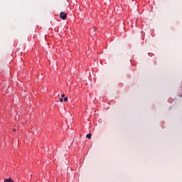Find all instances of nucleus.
Instances as JSON below:
<instances>
[{"mask_svg":"<svg viewBox=\"0 0 182 182\" xmlns=\"http://www.w3.org/2000/svg\"><path fill=\"white\" fill-rule=\"evenodd\" d=\"M60 102L62 103V102H63V98L61 97V98L60 99Z\"/></svg>","mask_w":182,"mask_h":182,"instance_id":"obj_5","label":"nucleus"},{"mask_svg":"<svg viewBox=\"0 0 182 182\" xmlns=\"http://www.w3.org/2000/svg\"><path fill=\"white\" fill-rule=\"evenodd\" d=\"M14 132H16V129H14Z\"/></svg>","mask_w":182,"mask_h":182,"instance_id":"obj_7","label":"nucleus"},{"mask_svg":"<svg viewBox=\"0 0 182 182\" xmlns=\"http://www.w3.org/2000/svg\"><path fill=\"white\" fill-rule=\"evenodd\" d=\"M64 102H68V97H65L64 98Z\"/></svg>","mask_w":182,"mask_h":182,"instance_id":"obj_4","label":"nucleus"},{"mask_svg":"<svg viewBox=\"0 0 182 182\" xmlns=\"http://www.w3.org/2000/svg\"><path fill=\"white\" fill-rule=\"evenodd\" d=\"M61 97H62V98L65 97V94H62V95H61Z\"/></svg>","mask_w":182,"mask_h":182,"instance_id":"obj_6","label":"nucleus"},{"mask_svg":"<svg viewBox=\"0 0 182 182\" xmlns=\"http://www.w3.org/2000/svg\"><path fill=\"white\" fill-rule=\"evenodd\" d=\"M60 18H61V19L63 21H65V19H68V14L63 11H61L60 13Z\"/></svg>","mask_w":182,"mask_h":182,"instance_id":"obj_1","label":"nucleus"},{"mask_svg":"<svg viewBox=\"0 0 182 182\" xmlns=\"http://www.w3.org/2000/svg\"><path fill=\"white\" fill-rule=\"evenodd\" d=\"M86 137H87V139H89V140H90V139H92V134H87L86 135Z\"/></svg>","mask_w":182,"mask_h":182,"instance_id":"obj_3","label":"nucleus"},{"mask_svg":"<svg viewBox=\"0 0 182 182\" xmlns=\"http://www.w3.org/2000/svg\"><path fill=\"white\" fill-rule=\"evenodd\" d=\"M4 182H14V179H12V178H7L4 179Z\"/></svg>","mask_w":182,"mask_h":182,"instance_id":"obj_2","label":"nucleus"}]
</instances>
